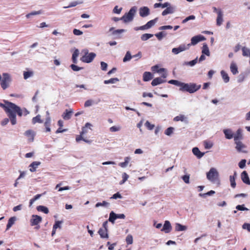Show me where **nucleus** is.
Listing matches in <instances>:
<instances>
[{
  "label": "nucleus",
  "instance_id": "obj_1",
  "mask_svg": "<svg viewBox=\"0 0 250 250\" xmlns=\"http://www.w3.org/2000/svg\"><path fill=\"white\" fill-rule=\"evenodd\" d=\"M5 104L0 103V106L2 107L8 114V116L12 125L17 124L16 113L19 116H22L21 108L16 104L7 101H4Z\"/></svg>",
  "mask_w": 250,
  "mask_h": 250
},
{
  "label": "nucleus",
  "instance_id": "obj_2",
  "mask_svg": "<svg viewBox=\"0 0 250 250\" xmlns=\"http://www.w3.org/2000/svg\"><path fill=\"white\" fill-rule=\"evenodd\" d=\"M243 139L242 130L239 128L235 134L234 144L236 145L235 149L239 152L246 153L248 152L246 149L247 146L241 141Z\"/></svg>",
  "mask_w": 250,
  "mask_h": 250
},
{
  "label": "nucleus",
  "instance_id": "obj_3",
  "mask_svg": "<svg viewBox=\"0 0 250 250\" xmlns=\"http://www.w3.org/2000/svg\"><path fill=\"white\" fill-rule=\"evenodd\" d=\"M200 84L197 85L195 83H182L181 87L179 90L181 91L188 92L189 93H193L201 88Z\"/></svg>",
  "mask_w": 250,
  "mask_h": 250
},
{
  "label": "nucleus",
  "instance_id": "obj_4",
  "mask_svg": "<svg viewBox=\"0 0 250 250\" xmlns=\"http://www.w3.org/2000/svg\"><path fill=\"white\" fill-rule=\"evenodd\" d=\"M11 82V75L8 73H3L0 82V86L2 89L5 90L9 87Z\"/></svg>",
  "mask_w": 250,
  "mask_h": 250
},
{
  "label": "nucleus",
  "instance_id": "obj_5",
  "mask_svg": "<svg viewBox=\"0 0 250 250\" xmlns=\"http://www.w3.org/2000/svg\"><path fill=\"white\" fill-rule=\"evenodd\" d=\"M136 9L137 8L135 6L131 8L129 12L127 13H125L121 18V20H123L124 22L131 21L133 20L134 15L136 12Z\"/></svg>",
  "mask_w": 250,
  "mask_h": 250
},
{
  "label": "nucleus",
  "instance_id": "obj_6",
  "mask_svg": "<svg viewBox=\"0 0 250 250\" xmlns=\"http://www.w3.org/2000/svg\"><path fill=\"white\" fill-rule=\"evenodd\" d=\"M207 177L212 183L219 185L220 180L218 173H207Z\"/></svg>",
  "mask_w": 250,
  "mask_h": 250
},
{
  "label": "nucleus",
  "instance_id": "obj_7",
  "mask_svg": "<svg viewBox=\"0 0 250 250\" xmlns=\"http://www.w3.org/2000/svg\"><path fill=\"white\" fill-rule=\"evenodd\" d=\"M96 56V54L95 53L91 52L88 53L86 56H82L80 60L83 62L90 63L92 62Z\"/></svg>",
  "mask_w": 250,
  "mask_h": 250
},
{
  "label": "nucleus",
  "instance_id": "obj_8",
  "mask_svg": "<svg viewBox=\"0 0 250 250\" xmlns=\"http://www.w3.org/2000/svg\"><path fill=\"white\" fill-rule=\"evenodd\" d=\"M206 40V38L202 35H197L193 37L191 39V43H188L190 45V46L191 45H195L196 44H197L200 42L205 41Z\"/></svg>",
  "mask_w": 250,
  "mask_h": 250
},
{
  "label": "nucleus",
  "instance_id": "obj_9",
  "mask_svg": "<svg viewBox=\"0 0 250 250\" xmlns=\"http://www.w3.org/2000/svg\"><path fill=\"white\" fill-rule=\"evenodd\" d=\"M42 220V218L37 215H33L30 220L31 226L37 225Z\"/></svg>",
  "mask_w": 250,
  "mask_h": 250
},
{
  "label": "nucleus",
  "instance_id": "obj_10",
  "mask_svg": "<svg viewBox=\"0 0 250 250\" xmlns=\"http://www.w3.org/2000/svg\"><path fill=\"white\" fill-rule=\"evenodd\" d=\"M223 133L225 134V136L226 139L229 140L233 138L234 139L235 134L233 133L231 129H225L223 130Z\"/></svg>",
  "mask_w": 250,
  "mask_h": 250
},
{
  "label": "nucleus",
  "instance_id": "obj_11",
  "mask_svg": "<svg viewBox=\"0 0 250 250\" xmlns=\"http://www.w3.org/2000/svg\"><path fill=\"white\" fill-rule=\"evenodd\" d=\"M139 14L142 17H146L150 14L149 9L146 6L141 7L139 9Z\"/></svg>",
  "mask_w": 250,
  "mask_h": 250
},
{
  "label": "nucleus",
  "instance_id": "obj_12",
  "mask_svg": "<svg viewBox=\"0 0 250 250\" xmlns=\"http://www.w3.org/2000/svg\"><path fill=\"white\" fill-rule=\"evenodd\" d=\"M166 9L164 10L162 13L163 16H166L167 14H172L175 11V7L174 6H171L170 3H169V6H167Z\"/></svg>",
  "mask_w": 250,
  "mask_h": 250
},
{
  "label": "nucleus",
  "instance_id": "obj_13",
  "mask_svg": "<svg viewBox=\"0 0 250 250\" xmlns=\"http://www.w3.org/2000/svg\"><path fill=\"white\" fill-rule=\"evenodd\" d=\"M172 229V227L169 221H166L161 231L165 233H169Z\"/></svg>",
  "mask_w": 250,
  "mask_h": 250
},
{
  "label": "nucleus",
  "instance_id": "obj_14",
  "mask_svg": "<svg viewBox=\"0 0 250 250\" xmlns=\"http://www.w3.org/2000/svg\"><path fill=\"white\" fill-rule=\"evenodd\" d=\"M73 113V110L72 109H70L69 110L66 109L62 114V117L65 120H69L71 118Z\"/></svg>",
  "mask_w": 250,
  "mask_h": 250
},
{
  "label": "nucleus",
  "instance_id": "obj_15",
  "mask_svg": "<svg viewBox=\"0 0 250 250\" xmlns=\"http://www.w3.org/2000/svg\"><path fill=\"white\" fill-rule=\"evenodd\" d=\"M24 135L28 138V140L30 142H33L35 135V132L31 130H28L24 133Z\"/></svg>",
  "mask_w": 250,
  "mask_h": 250
},
{
  "label": "nucleus",
  "instance_id": "obj_16",
  "mask_svg": "<svg viewBox=\"0 0 250 250\" xmlns=\"http://www.w3.org/2000/svg\"><path fill=\"white\" fill-rule=\"evenodd\" d=\"M192 151L193 154L198 159L201 158L205 154L204 152H201L199 149L197 147H193L192 149Z\"/></svg>",
  "mask_w": 250,
  "mask_h": 250
},
{
  "label": "nucleus",
  "instance_id": "obj_17",
  "mask_svg": "<svg viewBox=\"0 0 250 250\" xmlns=\"http://www.w3.org/2000/svg\"><path fill=\"white\" fill-rule=\"evenodd\" d=\"M223 12L222 10H220L218 11V15L216 19V24L218 26H220L223 21Z\"/></svg>",
  "mask_w": 250,
  "mask_h": 250
},
{
  "label": "nucleus",
  "instance_id": "obj_18",
  "mask_svg": "<svg viewBox=\"0 0 250 250\" xmlns=\"http://www.w3.org/2000/svg\"><path fill=\"white\" fill-rule=\"evenodd\" d=\"M166 82V80L163 79L162 78L158 77L154 79L152 82L151 84L152 86H156L159 84L165 83Z\"/></svg>",
  "mask_w": 250,
  "mask_h": 250
},
{
  "label": "nucleus",
  "instance_id": "obj_19",
  "mask_svg": "<svg viewBox=\"0 0 250 250\" xmlns=\"http://www.w3.org/2000/svg\"><path fill=\"white\" fill-rule=\"evenodd\" d=\"M230 69L233 75H236L238 73V67L235 62H232L230 65Z\"/></svg>",
  "mask_w": 250,
  "mask_h": 250
},
{
  "label": "nucleus",
  "instance_id": "obj_20",
  "mask_svg": "<svg viewBox=\"0 0 250 250\" xmlns=\"http://www.w3.org/2000/svg\"><path fill=\"white\" fill-rule=\"evenodd\" d=\"M143 81L147 82L151 80L153 78L152 74L149 72H145L143 74Z\"/></svg>",
  "mask_w": 250,
  "mask_h": 250
},
{
  "label": "nucleus",
  "instance_id": "obj_21",
  "mask_svg": "<svg viewBox=\"0 0 250 250\" xmlns=\"http://www.w3.org/2000/svg\"><path fill=\"white\" fill-rule=\"evenodd\" d=\"M241 179L244 183L249 185H250V180L247 173H242Z\"/></svg>",
  "mask_w": 250,
  "mask_h": 250
},
{
  "label": "nucleus",
  "instance_id": "obj_22",
  "mask_svg": "<svg viewBox=\"0 0 250 250\" xmlns=\"http://www.w3.org/2000/svg\"><path fill=\"white\" fill-rule=\"evenodd\" d=\"M175 229L176 231H185L187 229V227L180 223H176Z\"/></svg>",
  "mask_w": 250,
  "mask_h": 250
},
{
  "label": "nucleus",
  "instance_id": "obj_23",
  "mask_svg": "<svg viewBox=\"0 0 250 250\" xmlns=\"http://www.w3.org/2000/svg\"><path fill=\"white\" fill-rule=\"evenodd\" d=\"M107 229L101 228L98 231L99 234L102 238H107Z\"/></svg>",
  "mask_w": 250,
  "mask_h": 250
},
{
  "label": "nucleus",
  "instance_id": "obj_24",
  "mask_svg": "<svg viewBox=\"0 0 250 250\" xmlns=\"http://www.w3.org/2000/svg\"><path fill=\"white\" fill-rule=\"evenodd\" d=\"M202 53L204 55H206L207 56H210V52L208 46V45L206 43L203 44L202 49Z\"/></svg>",
  "mask_w": 250,
  "mask_h": 250
},
{
  "label": "nucleus",
  "instance_id": "obj_25",
  "mask_svg": "<svg viewBox=\"0 0 250 250\" xmlns=\"http://www.w3.org/2000/svg\"><path fill=\"white\" fill-rule=\"evenodd\" d=\"M124 160L125 161L124 162L120 163L119 164V166L122 167H126L128 166L131 160V158L129 157H126L125 158Z\"/></svg>",
  "mask_w": 250,
  "mask_h": 250
},
{
  "label": "nucleus",
  "instance_id": "obj_26",
  "mask_svg": "<svg viewBox=\"0 0 250 250\" xmlns=\"http://www.w3.org/2000/svg\"><path fill=\"white\" fill-rule=\"evenodd\" d=\"M41 164V162H33L32 163L30 164L29 167H30V171L31 172H33L34 171L36 170V168Z\"/></svg>",
  "mask_w": 250,
  "mask_h": 250
},
{
  "label": "nucleus",
  "instance_id": "obj_27",
  "mask_svg": "<svg viewBox=\"0 0 250 250\" xmlns=\"http://www.w3.org/2000/svg\"><path fill=\"white\" fill-rule=\"evenodd\" d=\"M173 120L176 122H178L179 121L182 122H187V118L184 115H180L179 116H176Z\"/></svg>",
  "mask_w": 250,
  "mask_h": 250
},
{
  "label": "nucleus",
  "instance_id": "obj_28",
  "mask_svg": "<svg viewBox=\"0 0 250 250\" xmlns=\"http://www.w3.org/2000/svg\"><path fill=\"white\" fill-rule=\"evenodd\" d=\"M16 220V217H12L10 218H9L8 223L7 224L6 230H8L12 227V226L14 224Z\"/></svg>",
  "mask_w": 250,
  "mask_h": 250
},
{
  "label": "nucleus",
  "instance_id": "obj_29",
  "mask_svg": "<svg viewBox=\"0 0 250 250\" xmlns=\"http://www.w3.org/2000/svg\"><path fill=\"white\" fill-rule=\"evenodd\" d=\"M79 50L78 49H76L75 50L74 52H73V53L72 54V60L73 62L74 63H77V58L79 56Z\"/></svg>",
  "mask_w": 250,
  "mask_h": 250
},
{
  "label": "nucleus",
  "instance_id": "obj_30",
  "mask_svg": "<svg viewBox=\"0 0 250 250\" xmlns=\"http://www.w3.org/2000/svg\"><path fill=\"white\" fill-rule=\"evenodd\" d=\"M221 75L225 83H227L229 81V78L228 74L224 70L221 71Z\"/></svg>",
  "mask_w": 250,
  "mask_h": 250
},
{
  "label": "nucleus",
  "instance_id": "obj_31",
  "mask_svg": "<svg viewBox=\"0 0 250 250\" xmlns=\"http://www.w3.org/2000/svg\"><path fill=\"white\" fill-rule=\"evenodd\" d=\"M198 62V57H196L194 60L190 62H185L183 63L184 65H189L193 66L195 65Z\"/></svg>",
  "mask_w": 250,
  "mask_h": 250
},
{
  "label": "nucleus",
  "instance_id": "obj_32",
  "mask_svg": "<svg viewBox=\"0 0 250 250\" xmlns=\"http://www.w3.org/2000/svg\"><path fill=\"white\" fill-rule=\"evenodd\" d=\"M23 75L24 79L26 80L32 77L34 75V72L33 71H24Z\"/></svg>",
  "mask_w": 250,
  "mask_h": 250
},
{
  "label": "nucleus",
  "instance_id": "obj_33",
  "mask_svg": "<svg viewBox=\"0 0 250 250\" xmlns=\"http://www.w3.org/2000/svg\"><path fill=\"white\" fill-rule=\"evenodd\" d=\"M116 213L113 211H111L109 214V217L108 221L111 222L112 224H114L115 220L116 219Z\"/></svg>",
  "mask_w": 250,
  "mask_h": 250
},
{
  "label": "nucleus",
  "instance_id": "obj_34",
  "mask_svg": "<svg viewBox=\"0 0 250 250\" xmlns=\"http://www.w3.org/2000/svg\"><path fill=\"white\" fill-rule=\"evenodd\" d=\"M168 6H169V2H165L164 3H156L154 4V7L155 8H158V7H162V8H164Z\"/></svg>",
  "mask_w": 250,
  "mask_h": 250
},
{
  "label": "nucleus",
  "instance_id": "obj_35",
  "mask_svg": "<svg viewBox=\"0 0 250 250\" xmlns=\"http://www.w3.org/2000/svg\"><path fill=\"white\" fill-rule=\"evenodd\" d=\"M37 209L39 211H42L45 214H47L49 212V210L47 208L43 206H39L37 208Z\"/></svg>",
  "mask_w": 250,
  "mask_h": 250
},
{
  "label": "nucleus",
  "instance_id": "obj_36",
  "mask_svg": "<svg viewBox=\"0 0 250 250\" xmlns=\"http://www.w3.org/2000/svg\"><path fill=\"white\" fill-rule=\"evenodd\" d=\"M157 18H155V19L151 20L147 22V23L146 24L147 29H149L151 27H152L153 25H154V24L156 23L157 21Z\"/></svg>",
  "mask_w": 250,
  "mask_h": 250
},
{
  "label": "nucleus",
  "instance_id": "obj_37",
  "mask_svg": "<svg viewBox=\"0 0 250 250\" xmlns=\"http://www.w3.org/2000/svg\"><path fill=\"white\" fill-rule=\"evenodd\" d=\"M153 36V34L146 33L143 34L141 37V39L143 41H146Z\"/></svg>",
  "mask_w": 250,
  "mask_h": 250
},
{
  "label": "nucleus",
  "instance_id": "obj_38",
  "mask_svg": "<svg viewBox=\"0 0 250 250\" xmlns=\"http://www.w3.org/2000/svg\"><path fill=\"white\" fill-rule=\"evenodd\" d=\"M132 58V56H131L130 52L128 51L126 52L125 56L123 58V62H126L129 61Z\"/></svg>",
  "mask_w": 250,
  "mask_h": 250
},
{
  "label": "nucleus",
  "instance_id": "obj_39",
  "mask_svg": "<svg viewBox=\"0 0 250 250\" xmlns=\"http://www.w3.org/2000/svg\"><path fill=\"white\" fill-rule=\"evenodd\" d=\"M242 52H243V55L244 56H250V49H249L247 47H243L242 48Z\"/></svg>",
  "mask_w": 250,
  "mask_h": 250
},
{
  "label": "nucleus",
  "instance_id": "obj_40",
  "mask_svg": "<svg viewBox=\"0 0 250 250\" xmlns=\"http://www.w3.org/2000/svg\"><path fill=\"white\" fill-rule=\"evenodd\" d=\"M179 47L181 52L188 50L190 47V45L188 44H181L179 46Z\"/></svg>",
  "mask_w": 250,
  "mask_h": 250
},
{
  "label": "nucleus",
  "instance_id": "obj_41",
  "mask_svg": "<svg viewBox=\"0 0 250 250\" xmlns=\"http://www.w3.org/2000/svg\"><path fill=\"white\" fill-rule=\"evenodd\" d=\"M215 193V191L214 190H210L206 193H200L199 196L200 197H203L204 198H206L207 196H211Z\"/></svg>",
  "mask_w": 250,
  "mask_h": 250
},
{
  "label": "nucleus",
  "instance_id": "obj_42",
  "mask_svg": "<svg viewBox=\"0 0 250 250\" xmlns=\"http://www.w3.org/2000/svg\"><path fill=\"white\" fill-rule=\"evenodd\" d=\"M168 83L170 84H172L175 85L176 86H180V87H181L182 83H183L182 82H181L180 81H178L177 80H170L168 82Z\"/></svg>",
  "mask_w": 250,
  "mask_h": 250
},
{
  "label": "nucleus",
  "instance_id": "obj_43",
  "mask_svg": "<svg viewBox=\"0 0 250 250\" xmlns=\"http://www.w3.org/2000/svg\"><path fill=\"white\" fill-rule=\"evenodd\" d=\"M236 176V173H234V175L232 176H230L229 180L230 182L231 187L233 188H234L236 186V183L235 182V177Z\"/></svg>",
  "mask_w": 250,
  "mask_h": 250
},
{
  "label": "nucleus",
  "instance_id": "obj_44",
  "mask_svg": "<svg viewBox=\"0 0 250 250\" xmlns=\"http://www.w3.org/2000/svg\"><path fill=\"white\" fill-rule=\"evenodd\" d=\"M119 81V80L117 78H111L108 80H105L104 81V84L114 83L116 82H118Z\"/></svg>",
  "mask_w": 250,
  "mask_h": 250
},
{
  "label": "nucleus",
  "instance_id": "obj_45",
  "mask_svg": "<svg viewBox=\"0 0 250 250\" xmlns=\"http://www.w3.org/2000/svg\"><path fill=\"white\" fill-rule=\"evenodd\" d=\"M42 122L41 119V116L38 115L32 119V123L35 124L37 123H42Z\"/></svg>",
  "mask_w": 250,
  "mask_h": 250
},
{
  "label": "nucleus",
  "instance_id": "obj_46",
  "mask_svg": "<svg viewBox=\"0 0 250 250\" xmlns=\"http://www.w3.org/2000/svg\"><path fill=\"white\" fill-rule=\"evenodd\" d=\"M63 223L62 221H56L53 225V229H56L58 228L61 229V225Z\"/></svg>",
  "mask_w": 250,
  "mask_h": 250
},
{
  "label": "nucleus",
  "instance_id": "obj_47",
  "mask_svg": "<svg viewBox=\"0 0 250 250\" xmlns=\"http://www.w3.org/2000/svg\"><path fill=\"white\" fill-rule=\"evenodd\" d=\"M174 128L173 127H169L165 131V134L167 136H170L173 132Z\"/></svg>",
  "mask_w": 250,
  "mask_h": 250
},
{
  "label": "nucleus",
  "instance_id": "obj_48",
  "mask_svg": "<svg viewBox=\"0 0 250 250\" xmlns=\"http://www.w3.org/2000/svg\"><path fill=\"white\" fill-rule=\"evenodd\" d=\"M42 13L41 11H33L26 15L27 18H30L32 16L37 15Z\"/></svg>",
  "mask_w": 250,
  "mask_h": 250
},
{
  "label": "nucleus",
  "instance_id": "obj_49",
  "mask_svg": "<svg viewBox=\"0 0 250 250\" xmlns=\"http://www.w3.org/2000/svg\"><path fill=\"white\" fill-rule=\"evenodd\" d=\"M121 126L120 125L118 126H113L109 128V131L111 132H115L119 131L121 130Z\"/></svg>",
  "mask_w": 250,
  "mask_h": 250
},
{
  "label": "nucleus",
  "instance_id": "obj_50",
  "mask_svg": "<svg viewBox=\"0 0 250 250\" xmlns=\"http://www.w3.org/2000/svg\"><path fill=\"white\" fill-rule=\"evenodd\" d=\"M155 35L159 41H161L164 37L166 36V34L163 32H160Z\"/></svg>",
  "mask_w": 250,
  "mask_h": 250
},
{
  "label": "nucleus",
  "instance_id": "obj_51",
  "mask_svg": "<svg viewBox=\"0 0 250 250\" xmlns=\"http://www.w3.org/2000/svg\"><path fill=\"white\" fill-rule=\"evenodd\" d=\"M125 241L127 244H132L133 243L132 236L131 234H128L126 237Z\"/></svg>",
  "mask_w": 250,
  "mask_h": 250
},
{
  "label": "nucleus",
  "instance_id": "obj_52",
  "mask_svg": "<svg viewBox=\"0 0 250 250\" xmlns=\"http://www.w3.org/2000/svg\"><path fill=\"white\" fill-rule=\"evenodd\" d=\"M94 104V101L93 100L89 99L85 102L84 105L85 107H89L92 105Z\"/></svg>",
  "mask_w": 250,
  "mask_h": 250
},
{
  "label": "nucleus",
  "instance_id": "obj_53",
  "mask_svg": "<svg viewBox=\"0 0 250 250\" xmlns=\"http://www.w3.org/2000/svg\"><path fill=\"white\" fill-rule=\"evenodd\" d=\"M109 205V203L105 201H103L102 203H101V202H98L97 203L96 205H95V207L96 208H98L100 206H103V207H106L107 206Z\"/></svg>",
  "mask_w": 250,
  "mask_h": 250
},
{
  "label": "nucleus",
  "instance_id": "obj_54",
  "mask_svg": "<svg viewBox=\"0 0 250 250\" xmlns=\"http://www.w3.org/2000/svg\"><path fill=\"white\" fill-rule=\"evenodd\" d=\"M82 2H78V1H73L71 3H70V4L68 6H64L63 8L66 9V8H68L74 7V6H76L78 4H80Z\"/></svg>",
  "mask_w": 250,
  "mask_h": 250
},
{
  "label": "nucleus",
  "instance_id": "obj_55",
  "mask_svg": "<svg viewBox=\"0 0 250 250\" xmlns=\"http://www.w3.org/2000/svg\"><path fill=\"white\" fill-rule=\"evenodd\" d=\"M204 146L206 149H209L213 146V143L211 142L205 141Z\"/></svg>",
  "mask_w": 250,
  "mask_h": 250
},
{
  "label": "nucleus",
  "instance_id": "obj_56",
  "mask_svg": "<svg viewBox=\"0 0 250 250\" xmlns=\"http://www.w3.org/2000/svg\"><path fill=\"white\" fill-rule=\"evenodd\" d=\"M70 67L71 68V69L74 71H78L80 70H82L83 69V67H79L77 65L74 64H72L70 65Z\"/></svg>",
  "mask_w": 250,
  "mask_h": 250
},
{
  "label": "nucleus",
  "instance_id": "obj_57",
  "mask_svg": "<svg viewBox=\"0 0 250 250\" xmlns=\"http://www.w3.org/2000/svg\"><path fill=\"white\" fill-rule=\"evenodd\" d=\"M145 125L149 130H152L154 127V125L151 124L148 121L146 122Z\"/></svg>",
  "mask_w": 250,
  "mask_h": 250
},
{
  "label": "nucleus",
  "instance_id": "obj_58",
  "mask_svg": "<svg viewBox=\"0 0 250 250\" xmlns=\"http://www.w3.org/2000/svg\"><path fill=\"white\" fill-rule=\"evenodd\" d=\"M129 176L125 173H124L122 175L123 180L120 182V185L123 184L128 178Z\"/></svg>",
  "mask_w": 250,
  "mask_h": 250
},
{
  "label": "nucleus",
  "instance_id": "obj_59",
  "mask_svg": "<svg viewBox=\"0 0 250 250\" xmlns=\"http://www.w3.org/2000/svg\"><path fill=\"white\" fill-rule=\"evenodd\" d=\"M195 19V17L194 16L190 15V16L187 17L184 20H183L182 23H185L187 22V21H188L189 20H194Z\"/></svg>",
  "mask_w": 250,
  "mask_h": 250
},
{
  "label": "nucleus",
  "instance_id": "obj_60",
  "mask_svg": "<svg viewBox=\"0 0 250 250\" xmlns=\"http://www.w3.org/2000/svg\"><path fill=\"white\" fill-rule=\"evenodd\" d=\"M125 32V29H117V30H114L112 33V35H116L117 34H121L123 32Z\"/></svg>",
  "mask_w": 250,
  "mask_h": 250
},
{
  "label": "nucleus",
  "instance_id": "obj_61",
  "mask_svg": "<svg viewBox=\"0 0 250 250\" xmlns=\"http://www.w3.org/2000/svg\"><path fill=\"white\" fill-rule=\"evenodd\" d=\"M182 179L184 181V182L186 184H188L189 183V175H185L183 176Z\"/></svg>",
  "mask_w": 250,
  "mask_h": 250
},
{
  "label": "nucleus",
  "instance_id": "obj_62",
  "mask_svg": "<svg viewBox=\"0 0 250 250\" xmlns=\"http://www.w3.org/2000/svg\"><path fill=\"white\" fill-rule=\"evenodd\" d=\"M236 208L238 210H248L249 209L244 207V205H237L236 207Z\"/></svg>",
  "mask_w": 250,
  "mask_h": 250
},
{
  "label": "nucleus",
  "instance_id": "obj_63",
  "mask_svg": "<svg viewBox=\"0 0 250 250\" xmlns=\"http://www.w3.org/2000/svg\"><path fill=\"white\" fill-rule=\"evenodd\" d=\"M246 160L245 159L242 160L238 164L240 168H243L246 165Z\"/></svg>",
  "mask_w": 250,
  "mask_h": 250
},
{
  "label": "nucleus",
  "instance_id": "obj_64",
  "mask_svg": "<svg viewBox=\"0 0 250 250\" xmlns=\"http://www.w3.org/2000/svg\"><path fill=\"white\" fill-rule=\"evenodd\" d=\"M242 228L244 229H247L249 232H250V224L244 223L242 226Z\"/></svg>",
  "mask_w": 250,
  "mask_h": 250
}]
</instances>
